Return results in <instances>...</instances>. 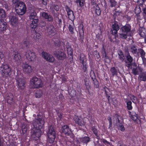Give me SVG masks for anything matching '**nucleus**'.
Instances as JSON below:
<instances>
[{
  "instance_id": "nucleus-44",
  "label": "nucleus",
  "mask_w": 146,
  "mask_h": 146,
  "mask_svg": "<svg viewBox=\"0 0 146 146\" xmlns=\"http://www.w3.org/2000/svg\"><path fill=\"white\" fill-rule=\"evenodd\" d=\"M2 5L3 7H5L7 10L9 9L10 5L8 3L5 2H4L2 3Z\"/></svg>"
},
{
  "instance_id": "nucleus-40",
  "label": "nucleus",
  "mask_w": 146,
  "mask_h": 146,
  "mask_svg": "<svg viewBox=\"0 0 146 146\" xmlns=\"http://www.w3.org/2000/svg\"><path fill=\"white\" fill-rule=\"evenodd\" d=\"M138 51L140 54L141 55V58L145 57V53L144 52V50L142 49L141 48H139L138 49Z\"/></svg>"
},
{
  "instance_id": "nucleus-39",
  "label": "nucleus",
  "mask_w": 146,
  "mask_h": 146,
  "mask_svg": "<svg viewBox=\"0 0 146 146\" xmlns=\"http://www.w3.org/2000/svg\"><path fill=\"white\" fill-rule=\"evenodd\" d=\"M101 52L102 54L103 58L105 59L108 58V57L106 55V52L104 46L102 48Z\"/></svg>"
},
{
  "instance_id": "nucleus-7",
  "label": "nucleus",
  "mask_w": 146,
  "mask_h": 146,
  "mask_svg": "<svg viewBox=\"0 0 146 146\" xmlns=\"http://www.w3.org/2000/svg\"><path fill=\"white\" fill-rule=\"evenodd\" d=\"M46 34L48 36H52L56 34V30L54 26L52 25H47L46 28Z\"/></svg>"
},
{
  "instance_id": "nucleus-8",
  "label": "nucleus",
  "mask_w": 146,
  "mask_h": 146,
  "mask_svg": "<svg viewBox=\"0 0 146 146\" xmlns=\"http://www.w3.org/2000/svg\"><path fill=\"white\" fill-rule=\"evenodd\" d=\"M18 87L19 89L23 90L25 87V82L22 78L17 77L16 78Z\"/></svg>"
},
{
  "instance_id": "nucleus-34",
  "label": "nucleus",
  "mask_w": 146,
  "mask_h": 146,
  "mask_svg": "<svg viewBox=\"0 0 146 146\" xmlns=\"http://www.w3.org/2000/svg\"><path fill=\"white\" fill-rule=\"evenodd\" d=\"M125 57L126 58L127 61V62L130 63H132L133 59L132 57L131 56L129 53L125 55Z\"/></svg>"
},
{
  "instance_id": "nucleus-30",
  "label": "nucleus",
  "mask_w": 146,
  "mask_h": 146,
  "mask_svg": "<svg viewBox=\"0 0 146 146\" xmlns=\"http://www.w3.org/2000/svg\"><path fill=\"white\" fill-rule=\"evenodd\" d=\"M80 141L84 143L87 144L90 141V138L88 137H85L80 138Z\"/></svg>"
},
{
  "instance_id": "nucleus-61",
  "label": "nucleus",
  "mask_w": 146,
  "mask_h": 146,
  "mask_svg": "<svg viewBox=\"0 0 146 146\" xmlns=\"http://www.w3.org/2000/svg\"><path fill=\"white\" fill-rule=\"evenodd\" d=\"M143 64L145 65H146V58L145 57L142 58Z\"/></svg>"
},
{
  "instance_id": "nucleus-55",
  "label": "nucleus",
  "mask_w": 146,
  "mask_h": 146,
  "mask_svg": "<svg viewBox=\"0 0 146 146\" xmlns=\"http://www.w3.org/2000/svg\"><path fill=\"white\" fill-rule=\"evenodd\" d=\"M67 51L68 54L70 56L72 54V50L71 48H67Z\"/></svg>"
},
{
  "instance_id": "nucleus-51",
  "label": "nucleus",
  "mask_w": 146,
  "mask_h": 146,
  "mask_svg": "<svg viewBox=\"0 0 146 146\" xmlns=\"http://www.w3.org/2000/svg\"><path fill=\"white\" fill-rule=\"evenodd\" d=\"M94 84V86L95 88H97L99 86V84L98 82L96 79H95L92 80Z\"/></svg>"
},
{
  "instance_id": "nucleus-20",
  "label": "nucleus",
  "mask_w": 146,
  "mask_h": 146,
  "mask_svg": "<svg viewBox=\"0 0 146 146\" xmlns=\"http://www.w3.org/2000/svg\"><path fill=\"white\" fill-rule=\"evenodd\" d=\"M48 130V135H55V132L53 125H51L49 126Z\"/></svg>"
},
{
  "instance_id": "nucleus-26",
  "label": "nucleus",
  "mask_w": 146,
  "mask_h": 146,
  "mask_svg": "<svg viewBox=\"0 0 146 146\" xmlns=\"http://www.w3.org/2000/svg\"><path fill=\"white\" fill-rule=\"evenodd\" d=\"M13 56L14 60L16 61L20 60L21 58L20 55L17 52H13Z\"/></svg>"
},
{
  "instance_id": "nucleus-63",
  "label": "nucleus",
  "mask_w": 146,
  "mask_h": 146,
  "mask_svg": "<svg viewBox=\"0 0 146 146\" xmlns=\"http://www.w3.org/2000/svg\"><path fill=\"white\" fill-rule=\"evenodd\" d=\"M40 1L44 5H47V2L44 0H40Z\"/></svg>"
},
{
  "instance_id": "nucleus-57",
  "label": "nucleus",
  "mask_w": 146,
  "mask_h": 146,
  "mask_svg": "<svg viewBox=\"0 0 146 146\" xmlns=\"http://www.w3.org/2000/svg\"><path fill=\"white\" fill-rule=\"evenodd\" d=\"M126 65L128 68H131L132 65V63H130L128 62H126Z\"/></svg>"
},
{
  "instance_id": "nucleus-13",
  "label": "nucleus",
  "mask_w": 146,
  "mask_h": 146,
  "mask_svg": "<svg viewBox=\"0 0 146 146\" xmlns=\"http://www.w3.org/2000/svg\"><path fill=\"white\" fill-rule=\"evenodd\" d=\"M65 9L67 12L68 15L69 19L72 21H74L75 17L73 11L67 6L65 7Z\"/></svg>"
},
{
  "instance_id": "nucleus-10",
  "label": "nucleus",
  "mask_w": 146,
  "mask_h": 146,
  "mask_svg": "<svg viewBox=\"0 0 146 146\" xmlns=\"http://www.w3.org/2000/svg\"><path fill=\"white\" fill-rule=\"evenodd\" d=\"M54 54L57 59L59 60L64 59L66 57V55L64 52L61 51H57L54 52Z\"/></svg>"
},
{
  "instance_id": "nucleus-5",
  "label": "nucleus",
  "mask_w": 146,
  "mask_h": 146,
  "mask_svg": "<svg viewBox=\"0 0 146 146\" xmlns=\"http://www.w3.org/2000/svg\"><path fill=\"white\" fill-rule=\"evenodd\" d=\"M1 73L5 77L9 76L11 73V69L9 66L7 64H3L1 67Z\"/></svg>"
},
{
  "instance_id": "nucleus-43",
  "label": "nucleus",
  "mask_w": 146,
  "mask_h": 146,
  "mask_svg": "<svg viewBox=\"0 0 146 146\" xmlns=\"http://www.w3.org/2000/svg\"><path fill=\"white\" fill-rule=\"evenodd\" d=\"M6 14L4 10L2 9H0V16L2 18L5 17Z\"/></svg>"
},
{
  "instance_id": "nucleus-24",
  "label": "nucleus",
  "mask_w": 146,
  "mask_h": 146,
  "mask_svg": "<svg viewBox=\"0 0 146 146\" xmlns=\"http://www.w3.org/2000/svg\"><path fill=\"white\" fill-rule=\"evenodd\" d=\"M29 19H37L36 17V12L33 10H31L29 12Z\"/></svg>"
},
{
  "instance_id": "nucleus-52",
  "label": "nucleus",
  "mask_w": 146,
  "mask_h": 146,
  "mask_svg": "<svg viewBox=\"0 0 146 146\" xmlns=\"http://www.w3.org/2000/svg\"><path fill=\"white\" fill-rule=\"evenodd\" d=\"M94 56L96 57L97 59H99L100 57V55L99 53L96 50L94 52Z\"/></svg>"
},
{
  "instance_id": "nucleus-29",
  "label": "nucleus",
  "mask_w": 146,
  "mask_h": 146,
  "mask_svg": "<svg viewBox=\"0 0 146 146\" xmlns=\"http://www.w3.org/2000/svg\"><path fill=\"white\" fill-rule=\"evenodd\" d=\"M116 126L119 127L120 130L122 131H124L125 130V127L123 125L122 123H120L119 120V119L118 120V121L116 123Z\"/></svg>"
},
{
  "instance_id": "nucleus-11",
  "label": "nucleus",
  "mask_w": 146,
  "mask_h": 146,
  "mask_svg": "<svg viewBox=\"0 0 146 146\" xmlns=\"http://www.w3.org/2000/svg\"><path fill=\"white\" fill-rule=\"evenodd\" d=\"M42 56L47 61L53 62L54 60V57L52 55L44 52L42 53Z\"/></svg>"
},
{
  "instance_id": "nucleus-19",
  "label": "nucleus",
  "mask_w": 146,
  "mask_h": 146,
  "mask_svg": "<svg viewBox=\"0 0 146 146\" xmlns=\"http://www.w3.org/2000/svg\"><path fill=\"white\" fill-rule=\"evenodd\" d=\"M42 16L45 19H47L48 21L52 22L53 20V18L52 16L50 14H48L46 12L42 13Z\"/></svg>"
},
{
  "instance_id": "nucleus-1",
  "label": "nucleus",
  "mask_w": 146,
  "mask_h": 146,
  "mask_svg": "<svg viewBox=\"0 0 146 146\" xmlns=\"http://www.w3.org/2000/svg\"><path fill=\"white\" fill-rule=\"evenodd\" d=\"M44 123V121L40 117L33 120V125L31 131L32 138L34 140H38L41 133L40 129L42 128Z\"/></svg>"
},
{
  "instance_id": "nucleus-37",
  "label": "nucleus",
  "mask_w": 146,
  "mask_h": 146,
  "mask_svg": "<svg viewBox=\"0 0 146 146\" xmlns=\"http://www.w3.org/2000/svg\"><path fill=\"white\" fill-rule=\"evenodd\" d=\"M130 100L132 101V102L135 104H136L138 99L134 95H131L129 96Z\"/></svg>"
},
{
  "instance_id": "nucleus-60",
  "label": "nucleus",
  "mask_w": 146,
  "mask_h": 146,
  "mask_svg": "<svg viewBox=\"0 0 146 146\" xmlns=\"http://www.w3.org/2000/svg\"><path fill=\"white\" fill-rule=\"evenodd\" d=\"M54 8L56 11H59V6L58 5H54Z\"/></svg>"
},
{
  "instance_id": "nucleus-23",
  "label": "nucleus",
  "mask_w": 146,
  "mask_h": 146,
  "mask_svg": "<svg viewBox=\"0 0 146 146\" xmlns=\"http://www.w3.org/2000/svg\"><path fill=\"white\" fill-rule=\"evenodd\" d=\"M74 119L75 122L78 125L82 126L84 125V122L82 121V119L79 118L78 116H75L74 117Z\"/></svg>"
},
{
  "instance_id": "nucleus-28",
  "label": "nucleus",
  "mask_w": 146,
  "mask_h": 146,
  "mask_svg": "<svg viewBox=\"0 0 146 146\" xmlns=\"http://www.w3.org/2000/svg\"><path fill=\"white\" fill-rule=\"evenodd\" d=\"M138 78L140 81H146V72H143L139 76Z\"/></svg>"
},
{
  "instance_id": "nucleus-35",
  "label": "nucleus",
  "mask_w": 146,
  "mask_h": 146,
  "mask_svg": "<svg viewBox=\"0 0 146 146\" xmlns=\"http://www.w3.org/2000/svg\"><path fill=\"white\" fill-rule=\"evenodd\" d=\"M110 71L113 76L117 75V71L114 67H111L110 69Z\"/></svg>"
},
{
  "instance_id": "nucleus-18",
  "label": "nucleus",
  "mask_w": 146,
  "mask_h": 146,
  "mask_svg": "<svg viewBox=\"0 0 146 146\" xmlns=\"http://www.w3.org/2000/svg\"><path fill=\"white\" fill-rule=\"evenodd\" d=\"M129 113L130 117L132 120L134 121H136L139 119L137 114L134 111H129Z\"/></svg>"
},
{
  "instance_id": "nucleus-38",
  "label": "nucleus",
  "mask_w": 146,
  "mask_h": 146,
  "mask_svg": "<svg viewBox=\"0 0 146 146\" xmlns=\"http://www.w3.org/2000/svg\"><path fill=\"white\" fill-rule=\"evenodd\" d=\"M42 92L40 90H37L35 93V96L36 98H40L42 95Z\"/></svg>"
},
{
  "instance_id": "nucleus-12",
  "label": "nucleus",
  "mask_w": 146,
  "mask_h": 146,
  "mask_svg": "<svg viewBox=\"0 0 146 146\" xmlns=\"http://www.w3.org/2000/svg\"><path fill=\"white\" fill-rule=\"evenodd\" d=\"M22 69L23 72L26 74L31 73L33 70L31 66L27 63H23V64Z\"/></svg>"
},
{
  "instance_id": "nucleus-27",
  "label": "nucleus",
  "mask_w": 146,
  "mask_h": 146,
  "mask_svg": "<svg viewBox=\"0 0 146 146\" xmlns=\"http://www.w3.org/2000/svg\"><path fill=\"white\" fill-rule=\"evenodd\" d=\"M130 51L133 54H138L137 47L134 45H132L131 46Z\"/></svg>"
},
{
  "instance_id": "nucleus-25",
  "label": "nucleus",
  "mask_w": 146,
  "mask_h": 146,
  "mask_svg": "<svg viewBox=\"0 0 146 146\" xmlns=\"http://www.w3.org/2000/svg\"><path fill=\"white\" fill-rule=\"evenodd\" d=\"M124 100L125 102L126 103V106L128 110H131L133 108L131 102L127 98L125 99Z\"/></svg>"
},
{
  "instance_id": "nucleus-3",
  "label": "nucleus",
  "mask_w": 146,
  "mask_h": 146,
  "mask_svg": "<svg viewBox=\"0 0 146 146\" xmlns=\"http://www.w3.org/2000/svg\"><path fill=\"white\" fill-rule=\"evenodd\" d=\"M30 85L32 88H40L43 86V83L40 78L34 77L31 80Z\"/></svg>"
},
{
  "instance_id": "nucleus-41",
  "label": "nucleus",
  "mask_w": 146,
  "mask_h": 146,
  "mask_svg": "<svg viewBox=\"0 0 146 146\" xmlns=\"http://www.w3.org/2000/svg\"><path fill=\"white\" fill-rule=\"evenodd\" d=\"M80 62L82 64L84 63H86V58L84 55H81L80 59Z\"/></svg>"
},
{
  "instance_id": "nucleus-17",
  "label": "nucleus",
  "mask_w": 146,
  "mask_h": 146,
  "mask_svg": "<svg viewBox=\"0 0 146 146\" xmlns=\"http://www.w3.org/2000/svg\"><path fill=\"white\" fill-rule=\"evenodd\" d=\"M131 29V26L129 25H126L122 27L121 29V30L122 31L123 33L127 34L130 31Z\"/></svg>"
},
{
  "instance_id": "nucleus-15",
  "label": "nucleus",
  "mask_w": 146,
  "mask_h": 146,
  "mask_svg": "<svg viewBox=\"0 0 146 146\" xmlns=\"http://www.w3.org/2000/svg\"><path fill=\"white\" fill-rule=\"evenodd\" d=\"M14 96L11 93H8L7 94L6 99L7 103L9 104H13V102Z\"/></svg>"
},
{
  "instance_id": "nucleus-6",
  "label": "nucleus",
  "mask_w": 146,
  "mask_h": 146,
  "mask_svg": "<svg viewBox=\"0 0 146 146\" xmlns=\"http://www.w3.org/2000/svg\"><path fill=\"white\" fill-rule=\"evenodd\" d=\"M25 56L27 60L29 62H34L36 60V57L35 53L31 51L28 50L25 53Z\"/></svg>"
},
{
  "instance_id": "nucleus-22",
  "label": "nucleus",
  "mask_w": 146,
  "mask_h": 146,
  "mask_svg": "<svg viewBox=\"0 0 146 146\" xmlns=\"http://www.w3.org/2000/svg\"><path fill=\"white\" fill-rule=\"evenodd\" d=\"M38 22V19H33L31 23L30 24V27L32 29H35L37 26Z\"/></svg>"
},
{
  "instance_id": "nucleus-58",
  "label": "nucleus",
  "mask_w": 146,
  "mask_h": 146,
  "mask_svg": "<svg viewBox=\"0 0 146 146\" xmlns=\"http://www.w3.org/2000/svg\"><path fill=\"white\" fill-rule=\"evenodd\" d=\"M102 142L105 144H109L110 145H111V144L110 143L108 142L105 139H103L102 140Z\"/></svg>"
},
{
  "instance_id": "nucleus-42",
  "label": "nucleus",
  "mask_w": 146,
  "mask_h": 146,
  "mask_svg": "<svg viewBox=\"0 0 146 146\" xmlns=\"http://www.w3.org/2000/svg\"><path fill=\"white\" fill-rule=\"evenodd\" d=\"M76 3H79V5L80 7H82L84 5L85 3L84 0H76Z\"/></svg>"
},
{
  "instance_id": "nucleus-14",
  "label": "nucleus",
  "mask_w": 146,
  "mask_h": 146,
  "mask_svg": "<svg viewBox=\"0 0 146 146\" xmlns=\"http://www.w3.org/2000/svg\"><path fill=\"white\" fill-rule=\"evenodd\" d=\"M62 133L65 135H69L72 133L71 129L67 125H63L62 127Z\"/></svg>"
},
{
  "instance_id": "nucleus-47",
  "label": "nucleus",
  "mask_w": 146,
  "mask_h": 146,
  "mask_svg": "<svg viewBox=\"0 0 146 146\" xmlns=\"http://www.w3.org/2000/svg\"><path fill=\"white\" fill-rule=\"evenodd\" d=\"M110 2L111 7L115 6L117 4V2L114 0H110Z\"/></svg>"
},
{
  "instance_id": "nucleus-33",
  "label": "nucleus",
  "mask_w": 146,
  "mask_h": 146,
  "mask_svg": "<svg viewBox=\"0 0 146 146\" xmlns=\"http://www.w3.org/2000/svg\"><path fill=\"white\" fill-rule=\"evenodd\" d=\"M138 70L141 72L142 71V69L140 67L133 68L132 70L133 73L135 75L138 74Z\"/></svg>"
},
{
  "instance_id": "nucleus-59",
  "label": "nucleus",
  "mask_w": 146,
  "mask_h": 146,
  "mask_svg": "<svg viewBox=\"0 0 146 146\" xmlns=\"http://www.w3.org/2000/svg\"><path fill=\"white\" fill-rule=\"evenodd\" d=\"M92 131L94 134L96 135H97V129L95 128H93L92 129Z\"/></svg>"
},
{
  "instance_id": "nucleus-50",
  "label": "nucleus",
  "mask_w": 146,
  "mask_h": 146,
  "mask_svg": "<svg viewBox=\"0 0 146 146\" xmlns=\"http://www.w3.org/2000/svg\"><path fill=\"white\" fill-rule=\"evenodd\" d=\"M127 34L123 33L120 34V37L122 38L126 39L127 38Z\"/></svg>"
},
{
  "instance_id": "nucleus-45",
  "label": "nucleus",
  "mask_w": 146,
  "mask_h": 146,
  "mask_svg": "<svg viewBox=\"0 0 146 146\" xmlns=\"http://www.w3.org/2000/svg\"><path fill=\"white\" fill-rule=\"evenodd\" d=\"M23 44L26 46L29 47L30 45L29 40L27 39H24L23 40Z\"/></svg>"
},
{
  "instance_id": "nucleus-16",
  "label": "nucleus",
  "mask_w": 146,
  "mask_h": 146,
  "mask_svg": "<svg viewBox=\"0 0 146 146\" xmlns=\"http://www.w3.org/2000/svg\"><path fill=\"white\" fill-rule=\"evenodd\" d=\"M7 24L3 20L0 19V31H4L7 27Z\"/></svg>"
},
{
  "instance_id": "nucleus-2",
  "label": "nucleus",
  "mask_w": 146,
  "mask_h": 146,
  "mask_svg": "<svg viewBox=\"0 0 146 146\" xmlns=\"http://www.w3.org/2000/svg\"><path fill=\"white\" fill-rule=\"evenodd\" d=\"M15 11L19 15H23L26 12V8L24 3L22 1H20L16 4Z\"/></svg>"
},
{
  "instance_id": "nucleus-9",
  "label": "nucleus",
  "mask_w": 146,
  "mask_h": 146,
  "mask_svg": "<svg viewBox=\"0 0 146 146\" xmlns=\"http://www.w3.org/2000/svg\"><path fill=\"white\" fill-rule=\"evenodd\" d=\"M119 29V25L117 23L114 22L112 24L111 33L113 35H114L115 39L116 38L118 37L117 33Z\"/></svg>"
},
{
  "instance_id": "nucleus-62",
  "label": "nucleus",
  "mask_w": 146,
  "mask_h": 146,
  "mask_svg": "<svg viewBox=\"0 0 146 146\" xmlns=\"http://www.w3.org/2000/svg\"><path fill=\"white\" fill-rule=\"evenodd\" d=\"M144 0H137V3L139 4H142L143 3Z\"/></svg>"
},
{
  "instance_id": "nucleus-48",
  "label": "nucleus",
  "mask_w": 146,
  "mask_h": 146,
  "mask_svg": "<svg viewBox=\"0 0 146 146\" xmlns=\"http://www.w3.org/2000/svg\"><path fill=\"white\" fill-rule=\"evenodd\" d=\"M90 75L92 80L96 79V76L95 74L93 71H91L90 72Z\"/></svg>"
},
{
  "instance_id": "nucleus-36",
  "label": "nucleus",
  "mask_w": 146,
  "mask_h": 146,
  "mask_svg": "<svg viewBox=\"0 0 146 146\" xmlns=\"http://www.w3.org/2000/svg\"><path fill=\"white\" fill-rule=\"evenodd\" d=\"M48 141L50 143H52L54 141L56 137L55 135H48Z\"/></svg>"
},
{
  "instance_id": "nucleus-31",
  "label": "nucleus",
  "mask_w": 146,
  "mask_h": 146,
  "mask_svg": "<svg viewBox=\"0 0 146 146\" xmlns=\"http://www.w3.org/2000/svg\"><path fill=\"white\" fill-rule=\"evenodd\" d=\"M95 6V13L97 15L99 16L100 15L101 12L100 8L98 5H96Z\"/></svg>"
},
{
  "instance_id": "nucleus-64",
  "label": "nucleus",
  "mask_w": 146,
  "mask_h": 146,
  "mask_svg": "<svg viewBox=\"0 0 146 146\" xmlns=\"http://www.w3.org/2000/svg\"><path fill=\"white\" fill-rule=\"evenodd\" d=\"M85 84L86 86V88H89L90 86L89 85V84L88 83H87L86 81H85Z\"/></svg>"
},
{
  "instance_id": "nucleus-4",
  "label": "nucleus",
  "mask_w": 146,
  "mask_h": 146,
  "mask_svg": "<svg viewBox=\"0 0 146 146\" xmlns=\"http://www.w3.org/2000/svg\"><path fill=\"white\" fill-rule=\"evenodd\" d=\"M9 18L12 27L13 28H18L19 27V21L17 16L13 13H10Z\"/></svg>"
},
{
  "instance_id": "nucleus-56",
  "label": "nucleus",
  "mask_w": 146,
  "mask_h": 146,
  "mask_svg": "<svg viewBox=\"0 0 146 146\" xmlns=\"http://www.w3.org/2000/svg\"><path fill=\"white\" fill-rule=\"evenodd\" d=\"M108 119L109 121V126L111 127L112 125V122L111 117H108Z\"/></svg>"
},
{
  "instance_id": "nucleus-54",
  "label": "nucleus",
  "mask_w": 146,
  "mask_h": 146,
  "mask_svg": "<svg viewBox=\"0 0 146 146\" xmlns=\"http://www.w3.org/2000/svg\"><path fill=\"white\" fill-rule=\"evenodd\" d=\"M40 38V35L38 33H36L34 37V38L35 39H39Z\"/></svg>"
},
{
  "instance_id": "nucleus-53",
  "label": "nucleus",
  "mask_w": 146,
  "mask_h": 146,
  "mask_svg": "<svg viewBox=\"0 0 146 146\" xmlns=\"http://www.w3.org/2000/svg\"><path fill=\"white\" fill-rule=\"evenodd\" d=\"M68 29L69 31L72 34L74 33V28L71 25H69L68 26Z\"/></svg>"
},
{
  "instance_id": "nucleus-49",
  "label": "nucleus",
  "mask_w": 146,
  "mask_h": 146,
  "mask_svg": "<svg viewBox=\"0 0 146 146\" xmlns=\"http://www.w3.org/2000/svg\"><path fill=\"white\" fill-rule=\"evenodd\" d=\"M83 64L82 69L84 72H86L88 67L87 64L86 62L82 64Z\"/></svg>"
},
{
  "instance_id": "nucleus-21",
  "label": "nucleus",
  "mask_w": 146,
  "mask_h": 146,
  "mask_svg": "<svg viewBox=\"0 0 146 146\" xmlns=\"http://www.w3.org/2000/svg\"><path fill=\"white\" fill-rule=\"evenodd\" d=\"M54 44L56 46H59L60 43V38L57 36H54L53 38Z\"/></svg>"
},
{
  "instance_id": "nucleus-46",
  "label": "nucleus",
  "mask_w": 146,
  "mask_h": 146,
  "mask_svg": "<svg viewBox=\"0 0 146 146\" xmlns=\"http://www.w3.org/2000/svg\"><path fill=\"white\" fill-rule=\"evenodd\" d=\"M141 12V9L139 6L136 7L135 9V13L137 14H139Z\"/></svg>"
},
{
  "instance_id": "nucleus-32",
  "label": "nucleus",
  "mask_w": 146,
  "mask_h": 146,
  "mask_svg": "<svg viewBox=\"0 0 146 146\" xmlns=\"http://www.w3.org/2000/svg\"><path fill=\"white\" fill-rule=\"evenodd\" d=\"M118 55L119 59L121 61H123L124 59V55L123 52L121 50H120L118 51Z\"/></svg>"
}]
</instances>
